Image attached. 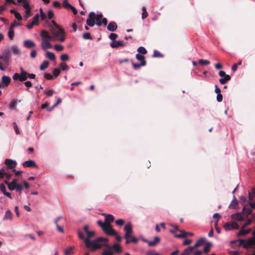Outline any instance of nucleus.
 <instances>
[{"mask_svg":"<svg viewBox=\"0 0 255 255\" xmlns=\"http://www.w3.org/2000/svg\"><path fill=\"white\" fill-rule=\"evenodd\" d=\"M153 57H162L163 55L158 51L154 50L152 55Z\"/></svg>","mask_w":255,"mask_h":255,"instance_id":"49530a36","label":"nucleus"},{"mask_svg":"<svg viewBox=\"0 0 255 255\" xmlns=\"http://www.w3.org/2000/svg\"><path fill=\"white\" fill-rule=\"evenodd\" d=\"M102 255H113V253L111 251V249L108 251H105L103 252Z\"/></svg>","mask_w":255,"mask_h":255,"instance_id":"bf43d9fd","label":"nucleus"},{"mask_svg":"<svg viewBox=\"0 0 255 255\" xmlns=\"http://www.w3.org/2000/svg\"><path fill=\"white\" fill-rule=\"evenodd\" d=\"M125 239L126 240V244H128L130 243H137L138 242V239L131 235H130L129 238H125Z\"/></svg>","mask_w":255,"mask_h":255,"instance_id":"5701e85b","label":"nucleus"},{"mask_svg":"<svg viewBox=\"0 0 255 255\" xmlns=\"http://www.w3.org/2000/svg\"><path fill=\"white\" fill-rule=\"evenodd\" d=\"M254 238H250L246 241L241 239L239 240V246H243L245 248L248 249L253 245H255V230L253 232Z\"/></svg>","mask_w":255,"mask_h":255,"instance_id":"39448f33","label":"nucleus"},{"mask_svg":"<svg viewBox=\"0 0 255 255\" xmlns=\"http://www.w3.org/2000/svg\"><path fill=\"white\" fill-rule=\"evenodd\" d=\"M194 249L193 247H189L184 250L180 255H190Z\"/></svg>","mask_w":255,"mask_h":255,"instance_id":"a878e982","label":"nucleus"},{"mask_svg":"<svg viewBox=\"0 0 255 255\" xmlns=\"http://www.w3.org/2000/svg\"><path fill=\"white\" fill-rule=\"evenodd\" d=\"M131 64L132 65L133 68L135 70L139 69L141 66H143V65H141L140 64H136L134 63L132 60L131 61Z\"/></svg>","mask_w":255,"mask_h":255,"instance_id":"3c124183","label":"nucleus"},{"mask_svg":"<svg viewBox=\"0 0 255 255\" xmlns=\"http://www.w3.org/2000/svg\"><path fill=\"white\" fill-rule=\"evenodd\" d=\"M22 165L25 167H34L35 168H37L38 166L35 163V162L31 160H28L25 162H24L22 163Z\"/></svg>","mask_w":255,"mask_h":255,"instance_id":"f3484780","label":"nucleus"},{"mask_svg":"<svg viewBox=\"0 0 255 255\" xmlns=\"http://www.w3.org/2000/svg\"><path fill=\"white\" fill-rule=\"evenodd\" d=\"M231 76L229 75H227L225 76L222 77L219 79L220 83L223 85L227 83L228 81L231 80Z\"/></svg>","mask_w":255,"mask_h":255,"instance_id":"393cba45","label":"nucleus"},{"mask_svg":"<svg viewBox=\"0 0 255 255\" xmlns=\"http://www.w3.org/2000/svg\"><path fill=\"white\" fill-rule=\"evenodd\" d=\"M181 232L180 234H176L175 235V237L177 238H183L186 237L187 236V232H185L184 230H179Z\"/></svg>","mask_w":255,"mask_h":255,"instance_id":"7c9ffc66","label":"nucleus"},{"mask_svg":"<svg viewBox=\"0 0 255 255\" xmlns=\"http://www.w3.org/2000/svg\"><path fill=\"white\" fill-rule=\"evenodd\" d=\"M46 55L47 58H48L52 61H54L55 60V54L52 52L47 51L46 53Z\"/></svg>","mask_w":255,"mask_h":255,"instance_id":"72a5a7b5","label":"nucleus"},{"mask_svg":"<svg viewBox=\"0 0 255 255\" xmlns=\"http://www.w3.org/2000/svg\"><path fill=\"white\" fill-rule=\"evenodd\" d=\"M118 35V34L114 33H111L109 35V38L112 40V41H115V39L117 38Z\"/></svg>","mask_w":255,"mask_h":255,"instance_id":"603ef678","label":"nucleus"},{"mask_svg":"<svg viewBox=\"0 0 255 255\" xmlns=\"http://www.w3.org/2000/svg\"><path fill=\"white\" fill-rule=\"evenodd\" d=\"M11 82V78L10 77L3 75L1 78V83L2 87L7 88L8 86L9 85Z\"/></svg>","mask_w":255,"mask_h":255,"instance_id":"f8f14e48","label":"nucleus"},{"mask_svg":"<svg viewBox=\"0 0 255 255\" xmlns=\"http://www.w3.org/2000/svg\"><path fill=\"white\" fill-rule=\"evenodd\" d=\"M206 241L205 238H201L199 239L193 247L194 249L199 247L201 245L203 244Z\"/></svg>","mask_w":255,"mask_h":255,"instance_id":"c85d7f7f","label":"nucleus"},{"mask_svg":"<svg viewBox=\"0 0 255 255\" xmlns=\"http://www.w3.org/2000/svg\"><path fill=\"white\" fill-rule=\"evenodd\" d=\"M24 46L26 48H31L35 46V44L34 42L30 40H26L24 41Z\"/></svg>","mask_w":255,"mask_h":255,"instance_id":"412c9836","label":"nucleus"},{"mask_svg":"<svg viewBox=\"0 0 255 255\" xmlns=\"http://www.w3.org/2000/svg\"><path fill=\"white\" fill-rule=\"evenodd\" d=\"M125 43L123 41H114L110 43L112 48H117L120 46H124Z\"/></svg>","mask_w":255,"mask_h":255,"instance_id":"2eb2a0df","label":"nucleus"},{"mask_svg":"<svg viewBox=\"0 0 255 255\" xmlns=\"http://www.w3.org/2000/svg\"><path fill=\"white\" fill-rule=\"evenodd\" d=\"M14 16L18 20H21L22 19V16L18 12H15Z\"/></svg>","mask_w":255,"mask_h":255,"instance_id":"0e129e2a","label":"nucleus"},{"mask_svg":"<svg viewBox=\"0 0 255 255\" xmlns=\"http://www.w3.org/2000/svg\"><path fill=\"white\" fill-rule=\"evenodd\" d=\"M137 51H138V53L141 55L146 54L147 52L146 49L142 46H140L137 48Z\"/></svg>","mask_w":255,"mask_h":255,"instance_id":"e433bc0d","label":"nucleus"},{"mask_svg":"<svg viewBox=\"0 0 255 255\" xmlns=\"http://www.w3.org/2000/svg\"><path fill=\"white\" fill-rule=\"evenodd\" d=\"M12 218V214L9 210H8L6 211L3 219V220H11Z\"/></svg>","mask_w":255,"mask_h":255,"instance_id":"c756f323","label":"nucleus"},{"mask_svg":"<svg viewBox=\"0 0 255 255\" xmlns=\"http://www.w3.org/2000/svg\"><path fill=\"white\" fill-rule=\"evenodd\" d=\"M28 73L24 74L15 73L12 77L14 80H18L20 82L24 81L27 79Z\"/></svg>","mask_w":255,"mask_h":255,"instance_id":"423d86ee","label":"nucleus"},{"mask_svg":"<svg viewBox=\"0 0 255 255\" xmlns=\"http://www.w3.org/2000/svg\"><path fill=\"white\" fill-rule=\"evenodd\" d=\"M142 13L141 18L142 19H144L148 15V14L146 11V8L145 6H143L142 7Z\"/></svg>","mask_w":255,"mask_h":255,"instance_id":"ea45409f","label":"nucleus"},{"mask_svg":"<svg viewBox=\"0 0 255 255\" xmlns=\"http://www.w3.org/2000/svg\"><path fill=\"white\" fill-rule=\"evenodd\" d=\"M55 49L58 51H61L64 49V47L61 45H55Z\"/></svg>","mask_w":255,"mask_h":255,"instance_id":"6e6d98bb","label":"nucleus"},{"mask_svg":"<svg viewBox=\"0 0 255 255\" xmlns=\"http://www.w3.org/2000/svg\"><path fill=\"white\" fill-rule=\"evenodd\" d=\"M251 232V229H248L245 230V228H243V227L242 226L241 230L240 231V232L238 234V236H243L246 235V234L249 233Z\"/></svg>","mask_w":255,"mask_h":255,"instance_id":"bb28decb","label":"nucleus"},{"mask_svg":"<svg viewBox=\"0 0 255 255\" xmlns=\"http://www.w3.org/2000/svg\"><path fill=\"white\" fill-rule=\"evenodd\" d=\"M37 52L35 50H33L30 52V57L34 59L36 57Z\"/></svg>","mask_w":255,"mask_h":255,"instance_id":"680f3d73","label":"nucleus"},{"mask_svg":"<svg viewBox=\"0 0 255 255\" xmlns=\"http://www.w3.org/2000/svg\"><path fill=\"white\" fill-rule=\"evenodd\" d=\"M118 28L117 23L115 22H110L107 26V29L110 31H115Z\"/></svg>","mask_w":255,"mask_h":255,"instance_id":"6ab92c4d","label":"nucleus"},{"mask_svg":"<svg viewBox=\"0 0 255 255\" xmlns=\"http://www.w3.org/2000/svg\"><path fill=\"white\" fill-rule=\"evenodd\" d=\"M97 224L108 235H117V232L113 229L111 225H106L101 220L98 221Z\"/></svg>","mask_w":255,"mask_h":255,"instance_id":"20e7f679","label":"nucleus"},{"mask_svg":"<svg viewBox=\"0 0 255 255\" xmlns=\"http://www.w3.org/2000/svg\"><path fill=\"white\" fill-rule=\"evenodd\" d=\"M161 239L159 237L155 236L154 238V240L153 241H150L149 243V247H153L155 246L158 243L160 242Z\"/></svg>","mask_w":255,"mask_h":255,"instance_id":"4be33fe9","label":"nucleus"},{"mask_svg":"<svg viewBox=\"0 0 255 255\" xmlns=\"http://www.w3.org/2000/svg\"><path fill=\"white\" fill-rule=\"evenodd\" d=\"M54 16V13L52 10H49L47 13V16L48 18L50 19H51Z\"/></svg>","mask_w":255,"mask_h":255,"instance_id":"338daca9","label":"nucleus"},{"mask_svg":"<svg viewBox=\"0 0 255 255\" xmlns=\"http://www.w3.org/2000/svg\"><path fill=\"white\" fill-rule=\"evenodd\" d=\"M54 40H58L60 42H63L65 40V31L63 28L60 26L54 28L51 32Z\"/></svg>","mask_w":255,"mask_h":255,"instance_id":"7ed1b4c3","label":"nucleus"},{"mask_svg":"<svg viewBox=\"0 0 255 255\" xmlns=\"http://www.w3.org/2000/svg\"><path fill=\"white\" fill-rule=\"evenodd\" d=\"M14 32L13 29L9 28L8 32V36L10 40L13 38Z\"/></svg>","mask_w":255,"mask_h":255,"instance_id":"37998d69","label":"nucleus"},{"mask_svg":"<svg viewBox=\"0 0 255 255\" xmlns=\"http://www.w3.org/2000/svg\"><path fill=\"white\" fill-rule=\"evenodd\" d=\"M253 222L252 219H249L243 225V228H245L247 226L250 225Z\"/></svg>","mask_w":255,"mask_h":255,"instance_id":"e2e57ef3","label":"nucleus"},{"mask_svg":"<svg viewBox=\"0 0 255 255\" xmlns=\"http://www.w3.org/2000/svg\"><path fill=\"white\" fill-rule=\"evenodd\" d=\"M85 39H92V36L90 32L84 33L82 36Z\"/></svg>","mask_w":255,"mask_h":255,"instance_id":"8fccbe9b","label":"nucleus"},{"mask_svg":"<svg viewBox=\"0 0 255 255\" xmlns=\"http://www.w3.org/2000/svg\"><path fill=\"white\" fill-rule=\"evenodd\" d=\"M62 219H63V218L62 216H59V217H57L55 220V224L56 225V228H57V229L58 230V231L60 233H64V231L63 229V225H62L60 226L58 224V222Z\"/></svg>","mask_w":255,"mask_h":255,"instance_id":"4468645a","label":"nucleus"},{"mask_svg":"<svg viewBox=\"0 0 255 255\" xmlns=\"http://www.w3.org/2000/svg\"><path fill=\"white\" fill-rule=\"evenodd\" d=\"M74 248L73 247H69L65 250V254L69 255L72 253Z\"/></svg>","mask_w":255,"mask_h":255,"instance_id":"a18cd8bd","label":"nucleus"},{"mask_svg":"<svg viewBox=\"0 0 255 255\" xmlns=\"http://www.w3.org/2000/svg\"><path fill=\"white\" fill-rule=\"evenodd\" d=\"M124 223L125 221L123 219H119L116 221V224L118 226H122Z\"/></svg>","mask_w":255,"mask_h":255,"instance_id":"13d9d810","label":"nucleus"},{"mask_svg":"<svg viewBox=\"0 0 255 255\" xmlns=\"http://www.w3.org/2000/svg\"><path fill=\"white\" fill-rule=\"evenodd\" d=\"M62 4L63 6L67 9H70L72 6L68 2V0H64Z\"/></svg>","mask_w":255,"mask_h":255,"instance_id":"a19ab883","label":"nucleus"},{"mask_svg":"<svg viewBox=\"0 0 255 255\" xmlns=\"http://www.w3.org/2000/svg\"><path fill=\"white\" fill-rule=\"evenodd\" d=\"M103 17L102 13L96 14L94 12H91L88 15V18L86 20V24L89 26L93 27L95 24L98 26H102L101 19Z\"/></svg>","mask_w":255,"mask_h":255,"instance_id":"f03ea898","label":"nucleus"},{"mask_svg":"<svg viewBox=\"0 0 255 255\" xmlns=\"http://www.w3.org/2000/svg\"><path fill=\"white\" fill-rule=\"evenodd\" d=\"M53 75H51L49 73H45L44 74V77L45 79L47 80H52L53 78Z\"/></svg>","mask_w":255,"mask_h":255,"instance_id":"4d7b16f0","label":"nucleus"},{"mask_svg":"<svg viewBox=\"0 0 255 255\" xmlns=\"http://www.w3.org/2000/svg\"><path fill=\"white\" fill-rule=\"evenodd\" d=\"M60 73V70L58 68H55L53 71V75L55 77H57Z\"/></svg>","mask_w":255,"mask_h":255,"instance_id":"864d4df0","label":"nucleus"},{"mask_svg":"<svg viewBox=\"0 0 255 255\" xmlns=\"http://www.w3.org/2000/svg\"><path fill=\"white\" fill-rule=\"evenodd\" d=\"M102 215L105 217V223L104 224L111 225V223L114 220V216L111 214H107L106 213H103Z\"/></svg>","mask_w":255,"mask_h":255,"instance_id":"9b49d317","label":"nucleus"},{"mask_svg":"<svg viewBox=\"0 0 255 255\" xmlns=\"http://www.w3.org/2000/svg\"><path fill=\"white\" fill-rule=\"evenodd\" d=\"M39 18V14H36L33 18L32 22L35 25H37L38 23Z\"/></svg>","mask_w":255,"mask_h":255,"instance_id":"09e8293b","label":"nucleus"},{"mask_svg":"<svg viewBox=\"0 0 255 255\" xmlns=\"http://www.w3.org/2000/svg\"><path fill=\"white\" fill-rule=\"evenodd\" d=\"M0 189L3 194L6 192L5 186L3 184H1L0 185Z\"/></svg>","mask_w":255,"mask_h":255,"instance_id":"69168bd1","label":"nucleus"},{"mask_svg":"<svg viewBox=\"0 0 255 255\" xmlns=\"http://www.w3.org/2000/svg\"><path fill=\"white\" fill-rule=\"evenodd\" d=\"M136 59L140 62V65L143 66H145L146 64V61L145 59V56L137 53L135 55Z\"/></svg>","mask_w":255,"mask_h":255,"instance_id":"a211bd4d","label":"nucleus"},{"mask_svg":"<svg viewBox=\"0 0 255 255\" xmlns=\"http://www.w3.org/2000/svg\"><path fill=\"white\" fill-rule=\"evenodd\" d=\"M198 62L200 65H207L210 64V62L208 60L200 59Z\"/></svg>","mask_w":255,"mask_h":255,"instance_id":"de8ad7c7","label":"nucleus"},{"mask_svg":"<svg viewBox=\"0 0 255 255\" xmlns=\"http://www.w3.org/2000/svg\"><path fill=\"white\" fill-rule=\"evenodd\" d=\"M5 183L7 185L8 188L10 190L12 191L15 189L17 184H14L11 182L9 183L7 181L5 182Z\"/></svg>","mask_w":255,"mask_h":255,"instance_id":"58836bf2","label":"nucleus"},{"mask_svg":"<svg viewBox=\"0 0 255 255\" xmlns=\"http://www.w3.org/2000/svg\"><path fill=\"white\" fill-rule=\"evenodd\" d=\"M50 40H41V48L46 51L47 49L51 48L52 45L50 43Z\"/></svg>","mask_w":255,"mask_h":255,"instance_id":"ddd939ff","label":"nucleus"},{"mask_svg":"<svg viewBox=\"0 0 255 255\" xmlns=\"http://www.w3.org/2000/svg\"><path fill=\"white\" fill-rule=\"evenodd\" d=\"M232 218L237 221H242L244 219V215L242 213H235L232 215Z\"/></svg>","mask_w":255,"mask_h":255,"instance_id":"aec40b11","label":"nucleus"},{"mask_svg":"<svg viewBox=\"0 0 255 255\" xmlns=\"http://www.w3.org/2000/svg\"><path fill=\"white\" fill-rule=\"evenodd\" d=\"M212 246V244L211 243L208 242L206 244L204 248V250L203 252L207 254V253L210 251V248Z\"/></svg>","mask_w":255,"mask_h":255,"instance_id":"473e14b6","label":"nucleus"},{"mask_svg":"<svg viewBox=\"0 0 255 255\" xmlns=\"http://www.w3.org/2000/svg\"><path fill=\"white\" fill-rule=\"evenodd\" d=\"M86 234L87 237L85 238L84 234L80 230L78 231V238L80 240H83L87 248L92 251H95L100 249L103 246H108V239L100 237L96 240L90 241V239L95 236V232L90 231Z\"/></svg>","mask_w":255,"mask_h":255,"instance_id":"f257e3e1","label":"nucleus"},{"mask_svg":"<svg viewBox=\"0 0 255 255\" xmlns=\"http://www.w3.org/2000/svg\"><path fill=\"white\" fill-rule=\"evenodd\" d=\"M41 40H53L52 35H50L46 30H42L40 33Z\"/></svg>","mask_w":255,"mask_h":255,"instance_id":"9d476101","label":"nucleus"},{"mask_svg":"<svg viewBox=\"0 0 255 255\" xmlns=\"http://www.w3.org/2000/svg\"><path fill=\"white\" fill-rule=\"evenodd\" d=\"M110 249H113L118 253H120L122 252V248L121 246L117 243L114 244L112 247H110Z\"/></svg>","mask_w":255,"mask_h":255,"instance_id":"cd10ccee","label":"nucleus"},{"mask_svg":"<svg viewBox=\"0 0 255 255\" xmlns=\"http://www.w3.org/2000/svg\"><path fill=\"white\" fill-rule=\"evenodd\" d=\"M4 163L8 169L13 170L17 165V163L15 161L10 159H6L4 161Z\"/></svg>","mask_w":255,"mask_h":255,"instance_id":"1a4fd4ad","label":"nucleus"},{"mask_svg":"<svg viewBox=\"0 0 255 255\" xmlns=\"http://www.w3.org/2000/svg\"><path fill=\"white\" fill-rule=\"evenodd\" d=\"M255 196V189L253 188L251 192H249V199L250 201L254 200V196Z\"/></svg>","mask_w":255,"mask_h":255,"instance_id":"4c0bfd02","label":"nucleus"},{"mask_svg":"<svg viewBox=\"0 0 255 255\" xmlns=\"http://www.w3.org/2000/svg\"><path fill=\"white\" fill-rule=\"evenodd\" d=\"M49 64V62L48 61H44L40 66V69L41 70H44L48 67Z\"/></svg>","mask_w":255,"mask_h":255,"instance_id":"f704fd0d","label":"nucleus"},{"mask_svg":"<svg viewBox=\"0 0 255 255\" xmlns=\"http://www.w3.org/2000/svg\"><path fill=\"white\" fill-rule=\"evenodd\" d=\"M23 7L26 9V8H30L28 2L27 0H24Z\"/></svg>","mask_w":255,"mask_h":255,"instance_id":"052dcab7","label":"nucleus"},{"mask_svg":"<svg viewBox=\"0 0 255 255\" xmlns=\"http://www.w3.org/2000/svg\"><path fill=\"white\" fill-rule=\"evenodd\" d=\"M60 59L62 61H67L68 60H69V57L68 54H63L60 56Z\"/></svg>","mask_w":255,"mask_h":255,"instance_id":"5fc2aeb1","label":"nucleus"},{"mask_svg":"<svg viewBox=\"0 0 255 255\" xmlns=\"http://www.w3.org/2000/svg\"><path fill=\"white\" fill-rule=\"evenodd\" d=\"M224 228L226 231H229L232 229H238L239 226L235 222H227L224 224Z\"/></svg>","mask_w":255,"mask_h":255,"instance_id":"0eeeda50","label":"nucleus"},{"mask_svg":"<svg viewBox=\"0 0 255 255\" xmlns=\"http://www.w3.org/2000/svg\"><path fill=\"white\" fill-rule=\"evenodd\" d=\"M10 49L12 52L15 55H18L20 54V50L17 45H11Z\"/></svg>","mask_w":255,"mask_h":255,"instance_id":"b1692460","label":"nucleus"},{"mask_svg":"<svg viewBox=\"0 0 255 255\" xmlns=\"http://www.w3.org/2000/svg\"><path fill=\"white\" fill-rule=\"evenodd\" d=\"M17 105V101L14 99H12L9 104V108L11 110H15Z\"/></svg>","mask_w":255,"mask_h":255,"instance_id":"2f4dec72","label":"nucleus"},{"mask_svg":"<svg viewBox=\"0 0 255 255\" xmlns=\"http://www.w3.org/2000/svg\"><path fill=\"white\" fill-rule=\"evenodd\" d=\"M147 255H160L157 252L155 251H149L147 253Z\"/></svg>","mask_w":255,"mask_h":255,"instance_id":"774afa93","label":"nucleus"},{"mask_svg":"<svg viewBox=\"0 0 255 255\" xmlns=\"http://www.w3.org/2000/svg\"><path fill=\"white\" fill-rule=\"evenodd\" d=\"M1 56L3 57L2 59L4 61H6L9 60L10 57V53L8 47H6L4 49L3 52V54Z\"/></svg>","mask_w":255,"mask_h":255,"instance_id":"dca6fc26","label":"nucleus"},{"mask_svg":"<svg viewBox=\"0 0 255 255\" xmlns=\"http://www.w3.org/2000/svg\"><path fill=\"white\" fill-rule=\"evenodd\" d=\"M243 214H246V215H249L252 214V211L250 208L246 206H244L243 209Z\"/></svg>","mask_w":255,"mask_h":255,"instance_id":"c9c22d12","label":"nucleus"},{"mask_svg":"<svg viewBox=\"0 0 255 255\" xmlns=\"http://www.w3.org/2000/svg\"><path fill=\"white\" fill-rule=\"evenodd\" d=\"M124 230L126 232L125 235V238H129L130 235L132 234V227L130 223H128L124 228Z\"/></svg>","mask_w":255,"mask_h":255,"instance_id":"6e6552de","label":"nucleus"},{"mask_svg":"<svg viewBox=\"0 0 255 255\" xmlns=\"http://www.w3.org/2000/svg\"><path fill=\"white\" fill-rule=\"evenodd\" d=\"M59 66L62 71L67 70L69 68L68 66L65 62H61Z\"/></svg>","mask_w":255,"mask_h":255,"instance_id":"79ce46f5","label":"nucleus"},{"mask_svg":"<svg viewBox=\"0 0 255 255\" xmlns=\"http://www.w3.org/2000/svg\"><path fill=\"white\" fill-rule=\"evenodd\" d=\"M45 94L48 96H51L55 93V91L53 90H45L44 91Z\"/></svg>","mask_w":255,"mask_h":255,"instance_id":"c03bdc74","label":"nucleus"}]
</instances>
